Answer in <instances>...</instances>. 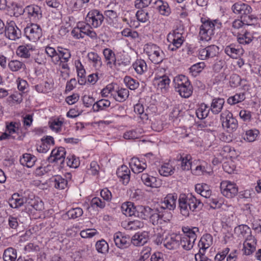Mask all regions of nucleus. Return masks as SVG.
Here are the masks:
<instances>
[{
    "label": "nucleus",
    "mask_w": 261,
    "mask_h": 261,
    "mask_svg": "<svg viewBox=\"0 0 261 261\" xmlns=\"http://www.w3.org/2000/svg\"><path fill=\"white\" fill-rule=\"evenodd\" d=\"M24 204L26 210L32 213L34 210L41 211L43 209V203L38 197L27 190L21 194V197L15 200H10L9 205L12 208H18Z\"/></svg>",
    "instance_id": "1"
},
{
    "label": "nucleus",
    "mask_w": 261,
    "mask_h": 261,
    "mask_svg": "<svg viewBox=\"0 0 261 261\" xmlns=\"http://www.w3.org/2000/svg\"><path fill=\"white\" fill-rule=\"evenodd\" d=\"M184 235H179V246L186 250H191L194 246L197 238L196 233L199 232L198 227L190 228L185 227L183 229Z\"/></svg>",
    "instance_id": "2"
},
{
    "label": "nucleus",
    "mask_w": 261,
    "mask_h": 261,
    "mask_svg": "<svg viewBox=\"0 0 261 261\" xmlns=\"http://www.w3.org/2000/svg\"><path fill=\"white\" fill-rule=\"evenodd\" d=\"M233 12L240 15L241 19L246 23H254L256 18L251 14L252 9L248 4L236 3L231 7Z\"/></svg>",
    "instance_id": "3"
},
{
    "label": "nucleus",
    "mask_w": 261,
    "mask_h": 261,
    "mask_svg": "<svg viewBox=\"0 0 261 261\" xmlns=\"http://www.w3.org/2000/svg\"><path fill=\"white\" fill-rule=\"evenodd\" d=\"M202 24L199 28V37L201 41H208L215 34V24L210 18H201Z\"/></svg>",
    "instance_id": "4"
},
{
    "label": "nucleus",
    "mask_w": 261,
    "mask_h": 261,
    "mask_svg": "<svg viewBox=\"0 0 261 261\" xmlns=\"http://www.w3.org/2000/svg\"><path fill=\"white\" fill-rule=\"evenodd\" d=\"M145 49L150 60L154 64L161 63L165 58L164 52L156 45H148Z\"/></svg>",
    "instance_id": "5"
},
{
    "label": "nucleus",
    "mask_w": 261,
    "mask_h": 261,
    "mask_svg": "<svg viewBox=\"0 0 261 261\" xmlns=\"http://www.w3.org/2000/svg\"><path fill=\"white\" fill-rule=\"evenodd\" d=\"M221 120L223 127L227 129L228 132H233L238 127V121L233 117L232 114L226 110L221 114Z\"/></svg>",
    "instance_id": "6"
},
{
    "label": "nucleus",
    "mask_w": 261,
    "mask_h": 261,
    "mask_svg": "<svg viewBox=\"0 0 261 261\" xmlns=\"http://www.w3.org/2000/svg\"><path fill=\"white\" fill-rule=\"evenodd\" d=\"M220 189L223 195L229 198L234 197L238 192L236 184L228 180L221 182Z\"/></svg>",
    "instance_id": "7"
},
{
    "label": "nucleus",
    "mask_w": 261,
    "mask_h": 261,
    "mask_svg": "<svg viewBox=\"0 0 261 261\" xmlns=\"http://www.w3.org/2000/svg\"><path fill=\"white\" fill-rule=\"evenodd\" d=\"M24 34L29 40L36 42L41 37L42 30L38 24L32 23L24 29Z\"/></svg>",
    "instance_id": "8"
},
{
    "label": "nucleus",
    "mask_w": 261,
    "mask_h": 261,
    "mask_svg": "<svg viewBox=\"0 0 261 261\" xmlns=\"http://www.w3.org/2000/svg\"><path fill=\"white\" fill-rule=\"evenodd\" d=\"M66 151L64 147H60L51 151L50 155L48 158L50 163H56L60 165L61 168L64 167Z\"/></svg>",
    "instance_id": "9"
},
{
    "label": "nucleus",
    "mask_w": 261,
    "mask_h": 261,
    "mask_svg": "<svg viewBox=\"0 0 261 261\" xmlns=\"http://www.w3.org/2000/svg\"><path fill=\"white\" fill-rule=\"evenodd\" d=\"M104 17L97 10L90 11L86 17L87 22L91 23L94 28H97L100 26L103 21Z\"/></svg>",
    "instance_id": "10"
},
{
    "label": "nucleus",
    "mask_w": 261,
    "mask_h": 261,
    "mask_svg": "<svg viewBox=\"0 0 261 261\" xmlns=\"http://www.w3.org/2000/svg\"><path fill=\"white\" fill-rule=\"evenodd\" d=\"M4 33L5 36L12 40H15L21 36V31L16 25L14 21H11L5 26Z\"/></svg>",
    "instance_id": "11"
},
{
    "label": "nucleus",
    "mask_w": 261,
    "mask_h": 261,
    "mask_svg": "<svg viewBox=\"0 0 261 261\" xmlns=\"http://www.w3.org/2000/svg\"><path fill=\"white\" fill-rule=\"evenodd\" d=\"M190 196L189 194H181L179 195L178 198V207L180 212L183 216L185 217L189 215V206H190Z\"/></svg>",
    "instance_id": "12"
},
{
    "label": "nucleus",
    "mask_w": 261,
    "mask_h": 261,
    "mask_svg": "<svg viewBox=\"0 0 261 261\" xmlns=\"http://www.w3.org/2000/svg\"><path fill=\"white\" fill-rule=\"evenodd\" d=\"M114 241L116 246L120 248H126L129 246L130 239L128 236L117 232L114 235Z\"/></svg>",
    "instance_id": "13"
},
{
    "label": "nucleus",
    "mask_w": 261,
    "mask_h": 261,
    "mask_svg": "<svg viewBox=\"0 0 261 261\" xmlns=\"http://www.w3.org/2000/svg\"><path fill=\"white\" fill-rule=\"evenodd\" d=\"M168 40L172 43L173 47L170 45L169 48L171 50H174L179 48L183 43L182 35L177 30L174 31L173 33H170L168 36Z\"/></svg>",
    "instance_id": "14"
},
{
    "label": "nucleus",
    "mask_w": 261,
    "mask_h": 261,
    "mask_svg": "<svg viewBox=\"0 0 261 261\" xmlns=\"http://www.w3.org/2000/svg\"><path fill=\"white\" fill-rule=\"evenodd\" d=\"M164 246L169 250L176 249L179 247V235L173 234L167 237L163 241Z\"/></svg>",
    "instance_id": "15"
},
{
    "label": "nucleus",
    "mask_w": 261,
    "mask_h": 261,
    "mask_svg": "<svg viewBox=\"0 0 261 261\" xmlns=\"http://www.w3.org/2000/svg\"><path fill=\"white\" fill-rule=\"evenodd\" d=\"M177 194H168L165 198L164 200L161 203V208L165 210L168 208L170 210H173L176 207Z\"/></svg>",
    "instance_id": "16"
},
{
    "label": "nucleus",
    "mask_w": 261,
    "mask_h": 261,
    "mask_svg": "<svg viewBox=\"0 0 261 261\" xmlns=\"http://www.w3.org/2000/svg\"><path fill=\"white\" fill-rule=\"evenodd\" d=\"M149 240L148 232L144 231L137 233L130 239V242L135 246H142L146 244Z\"/></svg>",
    "instance_id": "17"
},
{
    "label": "nucleus",
    "mask_w": 261,
    "mask_h": 261,
    "mask_svg": "<svg viewBox=\"0 0 261 261\" xmlns=\"http://www.w3.org/2000/svg\"><path fill=\"white\" fill-rule=\"evenodd\" d=\"M213 244V237L210 234H205L201 237L198 243L199 251H204Z\"/></svg>",
    "instance_id": "18"
},
{
    "label": "nucleus",
    "mask_w": 261,
    "mask_h": 261,
    "mask_svg": "<svg viewBox=\"0 0 261 261\" xmlns=\"http://www.w3.org/2000/svg\"><path fill=\"white\" fill-rule=\"evenodd\" d=\"M116 174L120 178L124 184H127L129 181L130 170L128 167L125 165L121 166L117 170Z\"/></svg>",
    "instance_id": "19"
},
{
    "label": "nucleus",
    "mask_w": 261,
    "mask_h": 261,
    "mask_svg": "<svg viewBox=\"0 0 261 261\" xmlns=\"http://www.w3.org/2000/svg\"><path fill=\"white\" fill-rule=\"evenodd\" d=\"M152 209L148 206H138L137 207V210L135 217L140 218L142 219L147 220L150 216Z\"/></svg>",
    "instance_id": "20"
},
{
    "label": "nucleus",
    "mask_w": 261,
    "mask_h": 261,
    "mask_svg": "<svg viewBox=\"0 0 261 261\" xmlns=\"http://www.w3.org/2000/svg\"><path fill=\"white\" fill-rule=\"evenodd\" d=\"M122 213L126 216H135L137 207H135L134 203L131 202L123 203L121 207Z\"/></svg>",
    "instance_id": "21"
},
{
    "label": "nucleus",
    "mask_w": 261,
    "mask_h": 261,
    "mask_svg": "<svg viewBox=\"0 0 261 261\" xmlns=\"http://www.w3.org/2000/svg\"><path fill=\"white\" fill-rule=\"evenodd\" d=\"M225 100L221 98H215L213 99L210 109L214 114H219L222 110Z\"/></svg>",
    "instance_id": "22"
},
{
    "label": "nucleus",
    "mask_w": 261,
    "mask_h": 261,
    "mask_svg": "<svg viewBox=\"0 0 261 261\" xmlns=\"http://www.w3.org/2000/svg\"><path fill=\"white\" fill-rule=\"evenodd\" d=\"M37 161V158L34 155L30 153H24L20 159V163L23 166L28 168L32 167Z\"/></svg>",
    "instance_id": "23"
},
{
    "label": "nucleus",
    "mask_w": 261,
    "mask_h": 261,
    "mask_svg": "<svg viewBox=\"0 0 261 261\" xmlns=\"http://www.w3.org/2000/svg\"><path fill=\"white\" fill-rule=\"evenodd\" d=\"M190 196V206H189V212L190 211L194 212L197 211L201 210L203 207V203L201 201L198 199L192 193H189Z\"/></svg>",
    "instance_id": "24"
},
{
    "label": "nucleus",
    "mask_w": 261,
    "mask_h": 261,
    "mask_svg": "<svg viewBox=\"0 0 261 261\" xmlns=\"http://www.w3.org/2000/svg\"><path fill=\"white\" fill-rule=\"evenodd\" d=\"M195 191L200 194L202 197L209 198L212 194V191L209 186L205 184H196Z\"/></svg>",
    "instance_id": "25"
},
{
    "label": "nucleus",
    "mask_w": 261,
    "mask_h": 261,
    "mask_svg": "<svg viewBox=\"0 0 261 261\" xmlns=\"http://www.w3.org/2000/svg\"><path fill=\"white\" fill-rule=\"evenodd\" d=\"M25 12H27L30 17H33L35 19L39 18L41 16V9L37 5H30L25 7Z\"/></svg>",
    "instance_id": "26"
},
{
    "label": "nucleus",
    "mask_w": 261,
    "mask_h": 261,
    "mask_svg": "<svg viewBox=\"0 0 261 261\" xmlns=\"http://www.w3.org/2000/svg\"><path fill=\"white\" fill-rule=\"evenodd\" d=\"M155 80L158 82V88L161 90H166L169 87L170 80L166 74L163 75L158 74V76H155Z\"/></svg>",
    "instance_id": "27"
},
{
    "label": "nucleus",
    "mask_w": 261,
    "mask_h": 261,
    "mask_svg": "<svg viewBox=\"0 0 261 261\" xmlns=\"http://www.w3.org/2000/svg\"><path fill=\"white\" fill-rule=\"evenodd\" d=\"M89 61L96 69H99L102 65L101 58L95 53L90 52L87 56Z\"/></svg>",
    "instance_id": "28"
},
{
    "label": "nucleus",
    "mask_w": 261,
    "mask_h": 261,
    "mask_svg": "<svg viewBox=\"0 0 261 261\" xmlns=\"http://www.w3.org/2000/svg\"><path fill=\"white\" fill-rule=\"evenodd\" d=\"M112 95L116 100L122 102L124 101L129 95V91L127 89L121 88L119 90L114 91V93H112Z\"/></svg>",
    "instance_id": "29"
},
{
    "label": "nucleus",
    "mask_w": 261,
    "mask_h": 261,
    "mask_svg": "<svg viewBox=\"0 0 261 261\" xmlns=\"http://www.w3.org/2000/svg\"><path fill=\"white\" fill-rule=\"evenodd\" d=\"M130 164L132 165V166H134V167H132V170L135 173H137L142 172L147 167V165L145 163H141L140 161L137 158H132Z\"/></svg>",
    "instance_id": "30"
},
{
    "label": "nucleus",
    "mask_w": 261,
    "mask_h": 261,
    "mask_svg": "<svg viewBox=\"0 0 261 261\" xmlns=\"http://www.w3.org/2000/svg\"><path fill=\"white\" fill-rule=\"evenodd\" d=\"M173 82L176 90L180 89L181 87H185L186 84L187 85L190 83L188 77L183 75H180L176 76L174 79Z\"/></svg>",
    "instance_id": "31"
},
{
    "label": "nucleus",
    "mask_w": 261,
    "mask_h": 261,
    "mask_svg": "<svg viewBox=\"0 0 261 261\" xmlns=\"http://www.w3.org/2000/svg\"><path fill=\"white\" fill-rule=\"evenodd\" d=\"M174 168L169 163H164L159 169L160 174L164 176L171 175L174 173Z\"/></svg>",
    "instance_id": "32"
},
{
    "label": "nucleus",
    "mask_w": 261,
    "mask_h": 261,
    "mask_svg": "<svg viewBox=\"0 0 261 261\" xmlns=\"http://www.w3.org/2000/svg\"><path fill=\"white\" fill-rule=\"evenodd\" d=\"M133 67L139 74H143L147 70L146 63L143 60H137L133 64Z\"/></svg>",
    "instance_id": "33"
},
{
    "label": "nucleus",
    "mask_w": 261,
    "mask_h": 261,
    "mask_svg": "<svg viewBox=\"0 0 261 261\" xmlns=\"http://www.w3.org/2000/svg\"><path fill=\"white\" fill-rule=\"evenodd\" d=\"M164 215L163 213L160 211L159 209L156 208L152 209V212L149 216L150 221L154 225H156L159 223V221L163 218Z\"/></svg>",
    "instance_id": "34"
},
{
    "label": "nucleus",
    "mask_w": 261,
    "mask_h": 261,
    "mask_svg": "<svg viewBox=\"0 0 261 261\" xmlns=\"http://www.w3.org/2000/svg\"><path fill=\"white\" fill-rule=\"evenodd\" d=\"M142 182L148 187H156V179L153 176H150L147 174H142L141 176Z\"/></svg>",
    "instance_id": "35"
},
{
    "label": "nucleus",
    "mask_w": 261,
    "mask_h": 261,
    "mask_svg": "<svg viewBox=\"0 0 261 261\" xmlns=\"http://www.w3.org/2000/svg\"><path fill=\"white\" fill-rule=\"evenodd\" d=\"M17 257L16 250L12 248L6 249L3 254L4 261H15Z\"/></svg>",
    "instance_id": "36"
},
{
    "label": "nucleus",
    "mask_w": 261,
    "mask_h": 261,
    "mask_svg": "<svg viewBox=\"0 0 261 261\" xmlns=\"http://www.w3.org/2000/svg\"><path fill=\"white\" fill-rule=\"evenodd\" d=\"M224 52L230 57L236 59L239 56L241 50L236 48L233 44H230L225 47Z\"/></svg>",
    "instance_id": "37"
},
{
    "label": "nucleus",
    "mask_w": 261,
    "mask_h": 261,
    "mask_svg": "<svg viewBox=\"0 0 261 261\" xmlns=\"http://www.w3.org/2000/svg\"><path fill=\"white\" fill-rule=\"evenodd\" d=\"M31 50H32V48H30L29 45H21L17 48L16 54L21 58H29L31 56Z\"/></svg>",
    "instance_id": "38"
},
{
    "label": "nucleus",
    "mask_w": 261,
    "mask_h": 261,
    "mask_svg": "<svg viewBox=\"0 0 261 261\" xmlns=\"http://www.w3.org/2000/svg\"><path fill=\"white\" fill-rule=\"evenodd\" d=\"M210 110L206 105L201 104L196 111V116L199 119H203L208 116Z\"/></svg>",
    "instance_id": "39"
},
{
    "label": "nucleus",
    "mask_w": 261,
    "mask_h": 261,
    "mask_svg": "<svg viewBox=\"0 0 261 261\" xmlns=\"http://www.w3.org/2000/svg\"><path fill=\"white\" fill-rule=\"evenodd\" d=\"M158 5V9L161 14L168 16L170 13V9L166 2L158 1L155 2Z\"/></svg>",
    "instance_id": "40"
},
{
    "label": "nucleus",
    "mask_w": 261,
    "mask_h": 261,
    "mask_svg": "<svg viewBox=\"0 0 261 261\" xmlns=\"http://www.w3.org/2000/svg\"><path fill=\"white\" fill-rule=\"evenodd\" d=\"M259 134V131L257 129H249L246 131L243 136L244 139L249 142L254 141Z\"/></svg>",
    "instance_id": "41"
},
{
    "label": "nucleus",
    "mask_w": 261,
    "mask_h": 261,
    "mask_svg": "<svg viewBox=\"0 0 261 261\" xmlns=\"http://www.w3.org/2000/svg\"><path fill=\"white\" fill-rule=\"evenodd\" d=\"M192 86L191 84H186L185 87H181V88L176 90L179 94V95L183 97L188 98L189 97L192 93Z\"/></svg>",
    "instance_id": "42"
},
{
    "label": "nucleus",
    "mask_w": 261,
    "mask_h": 261,
    "mask_svg": "<svg viewBox=\"0 0 261 261\" xmlns=\"http://www.w3.org/2000/svg\"><path fill=\"white\" fill-rule=\"evenodd\" d=\"M245 98L244 93H237L234 95L229 97L227 99V102L231 105H233L244 101Z\"/></svg>",
    "instance_id": "43"
},
{
    "label": "nucleus",
    "mask_w": 261,
    "mask_h": 261,
    "mask_svg": "<svg viewBox=\"0 0 261 261\" xmlns=\"http://www.w3.org/2000/svg\"><path fill=\"white\" fill-rule=\"evenodd\" d=\"M103 54L107 62V64L111 67L112 62L114 61L115 62V53L110 48H106L103 49Z\"/></svg>",
    "instance_id": "44"
},
{
    "label": "nucleus",
    "mask_w": 261,
    "mask_h": 261,
    "mask_svg": "<svg viewBox=\"0 0 261 261\" xmlns=\"http://www.w3.org/2000/svg\"><path fill=\"white\" fill-rule=\"evenodd\" d=\"M54 182V187L59 189H64L67 185V181L61 176H56L53 181Z\"/></svg>",
    "instance_id": "45"
},
{
    "label": "nucleus",
    "mask_w": 261,
    "mask_h": 261,
    "mask_svg": "<svg viewBox=\"0 0 261 261\" xmlns=\"http://www.w3.org/2000/svg\"><path fill=\"white\" fill-rule=\"evenodd\" d=\"M35 89L39 93H46L51 91L53 89V86L47 82L35 86Z\"/></svg>",
    "instance_id": "46"
},
{
    "label": "nucleus",
    "mask_w": 261,
    "mask_h": 261,
    "mask_svg": "<svg viewBox=\"0 0 261 261\" xmlns=\"http://www.w3.org/2000/svg\"><path fill=\"white\" fill-rule=\"evenodd\" d=\"M191 156L190 155H186L185 157L180 156L179 161H181V168L183 170H189L191 168Z\"/></svg>",
    "instance_id": "47"
},
{
    "label": "nucleus",
    "mask_w": 261,
    "mask_h": 261,
    "mask_svg": "<svg viewBox=\"0 0 261 261\" xmlns=\"http://www.w3.org/2000/svg\"><path fill=\"white\" fill-rule=\"evenodd\" d=\"M235 231L239 233L240 236L243 237H245L246 235L249 236L250 238L252 236L251 234V230L249 227L246 225H240L235 228Z\"/></svg>",
    "instance_id": "48"
},
{
    "label": "nucleus",
    "mask_w": 261,
    "mask_h": 261,
    "mask_svg": "<svg viewBox=\"0 0 261 261\" xmlns=\"http://www.w3.org/2000/svg\"><path fill=\"white\" fill-rule=\"evenodd\" d=\"M97 251L101 253H105L108 251L109 245L107 242L102 239L97 241L95 244Z\"/></svg>",
    "instance_id": "49"
},
{
    "label": "nucleus",
    "mask_w": 261,
    "mask_h": 261,
    "mask_svg": "<svg viewBox=\"0 0 261 261\" xmlns=\"http://www.w3.org/2000/svg\"><path fill=\"white\" fill-rule=\"evenodd\" d=\"M252 36L246 31L243 34H239L238 36V41L241 44H248L252 41Z\"/></svg>",
    "instance_id": "50"
},
{
    "label": "nucleus",
    "mask_w": 261,
    "mask_h": 261,
    "mask_svg": "<svg viewBox=\"0 0 261 261\" xmlns=\"http://www.w3.org/2000/svg\"><path fill=\"white\" fill-rule=\"evenodd\" d=\"M83 214V210L80 207H76L69 210L66 215L70 219H75L81 216Z\"/></svg>",
    "instance_id": "51"
},
{
    "label": "nucleus",
    "mask_w": 261,
    "mask_h": 261,
    "mask_svg": "<svg viewBox=\"0 0 261 261\" xmlns=\"http://www.w3.org/2000/svg\"><path fill=\"white\" fill-rule=\"evenodd\" d=\"M24 66V64L18 60H12L8 64V67L12 71H17Z\"/></svg>",
    "instance_id": "52"
},
{
    "label": "nucleus",
    "mask_w": 261,
    "mask_h": 261,
    "mask_svg": "<svg viewBox=\"0 0 261 261\" xmlns=\"http://www.w3.org/2000/svg\"><path fill=\"white\" fill-rule=\"evenodd\" d=\"M124 82L127 87L130 90H135L139 86V83L130 76H126L124 79Z\"/></svg>",
    "instance_id": "53"
},
{
    "label": "nucleus",
    "mask_w": 261,
    "mask_h": 261,
    "mask_svg": "<svg viewBox=\"0 0 261 261\" xmlns=\"http://www.w3.org/2000/svg\"><path fill=\"white\" fill-rule=\"evenodd\" d=\"M136 17L138 20L142 22H145L150 18V13L145 12L144 10H139L136 13Z\"/></svg>",
    "instance_id": "54"
},
{
    "label": "nucleus",
    "mask_w": 261,
    "mask_h": 261,
    "mask_svg": "<svg viewBox=\"0 0 261 261\" xmlns=\"http://www.w3.org/2000/svg\"><path fill=\"white\" fill-rule=\"evenodd\" d=\"M205 64L204 62H200L192 65L190 68V72L193 75L196 76L197 73H199L204 68Z\"/></svg>",
    "instance_id": "55"
},
{
    "label": "nucleus",
    "mask_w": 261,
    "mask_h": 261,
    "mask_svg": "<svg viewBox=\"0 0 261 261\" xmlns=\"http://www.w3.org/2000/svg\"><path fill=\"white\" fill-rule=\"evenodd\" d=\"M81 28L82 30V33H83V35H87L91 37V38H96L97 34L96 33L90 29V26L88 24L83 25L82 24Z\"/></svg>",
    "instance_id": "56"
},
{
    "label": "nucleus",
    "mask_w": 261,
    "mask_h": 261,
    "mask_svg": "<svg viewBox=\"0 0 261 261\" xmlns=\"http://www.w3.org/2000/svg\"><path fill=\"white\" fill-rule=\"evenodd\" d=\"M207 53V57L213 58L217 56L219 53V47L215 45H212L206 47Z\"/></svg>",
    "instance_id": "57"
},
{
    "label": "nucleus",
    "mask_w": 261,
    "mask_h": 261,
    "mask_svg": "<svg viewBox=\"0 0 261 261\" xmlns=\"http://www.w3.org/2000/svg\"><path fill=\"white\" fill-rule=\"evenodd\" d=\"M67 165L68 166L76 168L80 165V161L78 158H76L74 155L68 156L67 158Z\"/></svg>",
    "instance_id": "58"
},
{
    "label": "nucleus",
    "mask_w": 261,
    "mask_h": 261,
    "mask_svg": "<svg viewBox=\"0 0 261 261\" xmlns=\"http://www.w3.org/2000/svg\"><path fill=\"white\" fill-rule=\"evenodd\" d=\"M12 11L13 15L15 17H18L25 12V9H23L21 6L17 4H14L12 5Z\"/></svg>",
    "instance_id": "59"
},
{
    "label": "nucleus",
    "mask_w": 261,
    "mask_h": 261,
    "mask_svg": "<svg viewBox=\"0 0 261 261\" xmlns=\"http://www.w3.org/2000/svg\"><path fill=\"white\" fill-rule=\"evenodd\" d=\"M97 233V231L95 229H87L81 231L80 235L82 238H92Z\"/></svg>",
    "instance_id": "60"
},
{
    "label": "nucleus",
    "mask_w": 261,
    "mask_h": 261,
    "mask_svg": "<svg viewBox=\"0 0 261 261\" xmlns=\"http://www.w3.org/2000/svg\"><path fill=\"white\" fill-rule=\"evenodd\" d=\"M129 229L137 230L138 229L142 228L144 226V223L143 222L139 220H134L130 221L128 223Z\"/></svg>",
    "instance_id": "61"
},
{
    "label": "nucleus",
    "mask_w": 261,
    "mask_h": 261,
    "mask_svg": "<svg viewBox=\"0 0 261 261\" xmlns=\"http://www.w3.org/2000/svg\"><path fill=\"white\" fill-rule=\"evenodd\" d=\"M253 23H246L245 21H243L242 19H241V20L236 19L233 21L232 26L234 29H239L246 25H251Z\"/></svg>",
    "instance_id": "62"
},
{
    "label": "nucleus",
    "mask_w": 261,
    "mask_h": 261,
    "mask_svg": "<svg viewBox=\"0 0 261 261\" xmlns=\"http://www.w3.org/2000/svg\"><path fill=\"white\" fill-rule=\"evenodd\" d=\"M72 36L76 39L84 38L83 33H82L81 25H79L77 28H74L71 31Z\"/></svg>",
    "instance_id": "63"
},
{
    "label": "nucleus",
    "mask_w": 261,
    "mask_h": 261,
    "mask_svg": "<svg viewBox=\"0 0 261 261\" xmlns=\"http://www.w3.org/2000/svg\"><path fill=\"white\" fill-rule=\"evenodd\" d=\"M58 54L60 55L62 60H64L65 62H68L69 59L70 58L71 55L70 51L66 49L61 50L58 49Z\"/></svg>",
    "instance_id": "64"
}]
</instances>
